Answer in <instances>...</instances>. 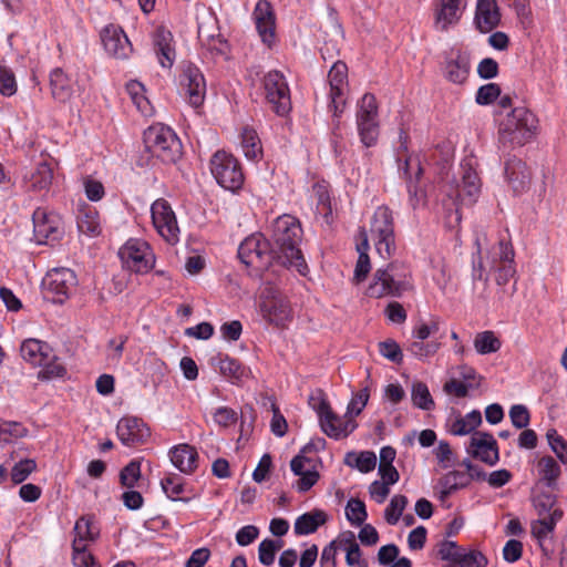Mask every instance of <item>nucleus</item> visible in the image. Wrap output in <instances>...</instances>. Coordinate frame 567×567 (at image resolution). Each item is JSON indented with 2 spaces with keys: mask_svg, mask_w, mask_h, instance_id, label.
<instances>
[{
  "mask_svg": "<svg viewBox=\"0 0 567 567\" xmlns=\"http://www.w3.org/2000/svg\"><path fill=\"white\" fill-rule=\"evenodd\" d=\"M539 476L546 485L553 487L560 476V466L551 456H544L537 463Z\"/></svg>",
  "mask_w": 567,
  "mask_h": 567,
  "instance_id": "nucleus-45",
  "label": "nucleus"
},
{
  "mask_svg": "<svg viewBox=\"0 0 567 567\" xmlns=\"http://www.w3.org/2000/svg\"><path fill=\"white\" fill-rule=\"evenodd\" d=\"M162 488L166 496L172 501H183L187 502V498H181L179 495L184 491V484L179 476L172 475L168 477H165L161 482Z\"/></svg>",
  "mask_w": 567,
  "mask_h": 567,
  "instance_id": "nucleus-55",
  "label": "nucleus"
},
{
  "mask_svg": "<svg viewBox=\"0 0 567 567\" xmlns=\"http://www.w3.org/2000/svg\"><path fill=\"white\" fill-rule=\"evenodd\" d=\"M406 504H408L406 496L394 495L391 498L390 504L388 505V507L384 511V518H385L386 523L390 525H395L399 522Z\"/></svg>",
  "mask_w": 567,
  "mask_h": 567,
  "instance_id": "nucleus-51",
  "label": "nucleus"
},
{
  "mask_svg": "<svg viewBox=\"0 0 567 567\" xmlns=\"http://www.w3.org/2000/svg\"><path fill=\"white\" fill-rule=\"evenodd\" d=\"M301 238V225L296 217L282 215L276 218L270 244L276 262L284 267H293L299 274L306 275L308 267L299 248Z\"/></svg>",
  "mask_w": 567,
  "mask_h": 567,
  "instance_id": "nucleus-1",
  "label": "nucleus"
},
{
  "mask_svg": "<svg viewBox=\"0 0 567 567\" xmlns=\"http://www.w3.org/2000/svg\"><path fill=\"white\" fill-rule=\"evenodd\" d=\"M538 518H551L556 511H563L557 506L556 497L551 494H540L534 501Z\"/></svg>",
  "mask_w": 567,
  "mask_h": 567,
  "instance_id": "nucleus-48",
  "label": "nucleus"
},
{
  "mask_svg": "<svg viewBox=\"0 0 567 567\" xmlns=\"http://www.w3.org/2000/svg\"><path fill=\"white\" fill-rule=\"evenodd\" d=\"M515 252L512 245L501 239L496 246L488 251L486 265L491 271L496 272L495 281L498 286H505L514 277L516 270L514 266Z\"/></svg>",
  "mask_w": 567,
  "mask_h": 567,
  "instance_id": "nucleus-15",
  "label": "nucleus"
},
{
  "mask_svg": "<svg viewBox=\"0 0 567 567\" xmlns=\"http://www.w3.org/2000/svg\"><path fill=\"white\" fill-rule=\"evenodd\" d=\"M37 468V463L32 458H24L16 463L11 470V481L14 484L24 482L29 475Z\"/></svg>",
  "mask_w": 567,
  "mask_h": 567,
  "instance_id": "nucleus-56",
  "label": "nucleus"
},
{
  "mask_svg": "<svg viewBox=\"0 0 567 567\" xmlns=\"http://www.w3.org/2000/svg\"><path fill=\"white\" fill-rule=\"evenodd\" d=\"M219 370L225 377L239 380L244 375V368L241 364L229 357L219 359Z\"/></svg>",
  "mask_w": 567,
  "mask_h": 567,
  "instance_id": "nucleus-60",
  "label": "nucleus"
},
{
  "mask_svg": "<svg viewBox=\"0 0 567 567\" xmlns=\"http://www.w3.org/2000/svg\"><path fill=\"white\" fill-rule=\"evenodd\" d=\"M40 367L42 369L39 371V379L50 380L54 378H62L66 373L65 367L61 363L53 350L52 359L45 360V362Z\"/></svg>",
  "mask_w": 567,
  "mask_h": 567,
  "instance_id": "nucleus-49",
  "label": "nucleus"
},
{
  "mask_svg": "<svg viewBox=\"0 0 567 567\" xmlns=\"http://www.w3.org/2000/svg\"><path fill=\"white\" fill-rule=\"evenodd\" d=\"M546 439L558 460L563 464H567V441L555 429L547 431Z\"/></svg>",
  "mask_w": 567,
  "mask_h": 567,
  "instance_id": "nucleus-53",
  "label": "nucleus"
},
{
  "mask_svg": "<svg viewBox=\"0 0 567 567\" xmlns=\"http://www.w3.org/2000/svg\"><path fill=\"white\" fill-rule=\"evenodd\" d=\"M487 564L488 560L485 555L480 550L473 549L468 553L464 550L458 567H486Z\"/></svg>",
  "mask_w": 567,
  "mask_h": 567,
  "instance_id": "nucleus-63",
  "label": "nucleus"
},
{
  "mask_svg": "<svg viewBox=\"0 0 567 567\" xmlns=\"http://www.w3.org/2000/svg\"><path fill=\"white\" fill-rule=\"evenodd\" d=\"M462 0H439L434 9V28L437 31H447L455 25L462 16Z\"/></svg>",
  "mask_w": 567,
  "mask_h": 567,
  "instance_id": "nucleus-27",
  "label": "nucleus"
},
{
  "mask_svg": "<svg viewBox=\"0 0 567 567\" xmlns=\"http://www.w3.org/2000/svg\"><path fill=\"white\" fill-rule=\"evenodd\" d=\"M50 87L53 99L59 102H66L73 92L71 80L60 68L50 73Z\"/></svg>",
  "mask_w": 567,
  "mask_h": 567,
  "instance_id": "nucleus-34",
  "label": "nucleus"
},
{
  "mask_svg": "<svg viewBox=\"0 0 567 567\" xmlns=\"http://www.w3.org/2000/svg\"><path fill=\"white\" fill-rule=\"evenodd\" d=\"M78 284L76 275L69 268H53L42 280L44 298L54 303H63Z\"/></svg>",
  "mask_w": 567,
  "mask_h": 567,
  "instance_id": "nucleus-13",
  "label": "nucleus"
},
{
  "mask_svg": "<svg viewBox=\"0 0 567 567\" xmlns=\"http://www.w3.org/2000/svg\"><path fill=\"white\" fill-rule=\"evenodd\" d=\"M538 131V118L524 106L512 109L499 122L498 141L503 145L523 146Z\"/></svg>",
  "mask_w": 567,
  "mask_h": 567,
  "instance_id": "nucleus-2",
  "label": "nucleus"
},
{
  "mask_svg": "<svg viewBox=\"0 0 567 567\" xmlns=\"http://www.w3.org/2000/svg\"><path fill=\"white\" fill-rule=\"evenodd\" d=\"M141 477V463L138 461H131L120 473L121 484L127 488L135 486Z\"/></svg>",
  "mask_w": 567,
  "mask_h": 567,
  "instance_id": "nucleus-57",
  "label": "nucleus"
},
{
  "mask_svg": "<svg viewBox=\"0 0 567 567\" xmlns=\"http://www.w3.org/2000/svg\"><path fill=\"white\" fill-rule=\"evenodd\" d=\"M240 137V147L245 157L251 162L261 159L262 146L257 132L251 127H244Z\"/></svg>",
  "mask_w": 567,
  "mask_h": 567,
  "instance_id": "nucleus-36",
  "label": "nucleus"
},
{
  "mask_svg": "<svg viewBox=\"0 0 567 567\" xmlns=\"http://www.w3.org/2000/svg\"><path fill=\"white\" fill-rule=\"evenodd\" d=\"M20 353L24 361L34 367H40L45 360L52 359V348L38 339L24 340L20 347Z\"/></svg>",
  "mask_w": 567,
  "mask_h": 567,
  "instance_id": "nucleus-30",
  "label": "nucleus"
},
{
  "mask_svg": "<svg viewBox=\"0 0 567 567\" xmlns=\"http://www.w3.org/2000/svg\"><path fill=\"white\" fill-rule=\"evenodd\" d=\"M210 171L217 183L225 189L234 192L244 184V173L238 159L225 151H218L213 155Z\"/></svg>",
  "mask_w": 567,
  "mask_h": 567,
  "instance_id": "nucleus-9",
  "label": "nucleus"
},
{
  "mask_svg": "<svg viewBox=\"0 0 567 567\" xmlns=\"http://www.w3.org/2000/svg\"><path fill=\"white\" fill-rule=\"evenodd\" d=\"M76 225L80 233L90 237L101 234L100 216L95 207L84 204L78 210Z\"/></svg>",
  "mask_w": 567,
  "mask_h": 567,
  "instance_id": "nucleus-32",
  "label": "nucleus"
},
{
  "mask_svg": "<svg viewBox=\"0 0 567 567\" xmlns=\"http://www.w3.org/2000/svg\"><path fill=\"white\" fill-rule=\"evenodd\" d=\"M260 311L270 323L284 326L291 318L288 302L274 286H265L260 292Z\"/></svg>",
  "mask_w": 567,
  "mask_h": 567,
  "instance_id": "nucleus-17",
  "label": "nucleus"
},
{
  "mask_svg": "<svg viewBox=\"0 0 567 567\" xmlns=\"http://www.w3.org/2000/svg\"><path fill=\"white\" fill-rule=\"evenodd\" d=\"M172 33L167 30L159 29L156 31L154 39V50L158 62L163 68H171L174 62L175 51L171 45Z\"/></svg>",
  "mask_w": 567,
  "mask_h": 567,
  "instance_id": "nucleus-33",
  "label": "nucleus"
},
{
  "mask_svg": "<svg viewBox=\"0 0 567 567\" xmlns=\"http://www.w3.org/2000/svg\"><path fill=\"white\" fill-rule=\"evenodd\" d=\"M467 452L475 458L495 465L499 460L497 442L491 433L476 432L470 442Z\"/></svg>",
  "mask_w": 567,
  "mask_h": 567,
  "instance_id": "nucleus-23",
  "label": "nucleus"
},
{
  "mask_svg": "<svg viewBox=\"0 0 567 567\" xmlns=\"http://www.w3.org/2000/svg\"><path fill=\"white\" fill-rule=\"evenodd\" d=\"M313 194L317 198V212L327 218L332 213L328 186L324 183L315 184Z\"/></svg>",
  "mask_w": 567,
  "mask_h": 567,
  "instance_id": "nucleus-54",
  "label": "nucleus"
},
{
  "mask_svg": "<svg viewBox=\"0 0 567 567\" xmlns=\"http://www.w3.org/2000/svg\"><path fill=\"white\" fill-rule=\"evenodd\" d=\"M346 463L349 466L357 467L362 473H369L374 470L377 465V456L373 452L363 451L359 454L348 453Z\"/></svg>",
  "mask_w": 567,
  "mask_h": 567,
  "instance_id": "nucleus-46",
  "label": "nucleus"
},
{
  "mask_svg": "<svg viewBox=\"0 0 567 567\" xmlns=\"http://www.w3.org/2000/svg\"><path fill=\"white\" fill-rule=\"evenodd\" d=\"M369 396L370 394L368 386L359 391L349 402L347 406V415H350L353 419L354 416H358L362 412L363 408L367 405Z\"/></svg>",
  "mask_w": 567,
  "mask_h": 567,
  "instance_id": "nucleus-62",
  "label": "nucleus"
},
{
  "mask_svg": "<svg viewBox=\"0 0 567 567\" xmlns=\"http://www.w3.org/2000/svg\"><path fill=\"white\" fill-rule=\"evenodd\" d=\"M101 40L105 51L117 59H125L132 52L131 42L118 25H106L101 32Z\"/></svg>",
  "mask_w": 567,
  "mask_h": 567,
  "instance_id": "nucleus-24",
  "label": "nucleus"
},
{
  "mask_svg": "<svg viewBox=\"0 0 567 567\" xmlns=\"http://www.w3.org/2000/svg\"><path fill=\"white\" fill-rule=\"evenodd\" d=\"M412 289L411 274L400 262H391L385 268H379L373 275V280L367 289L371 298L401 297Z\"/></svg>",
  "mask_w": 567,
  "mask_h": 567,
  "instance_id": "nucleus-3",
  "label": "nucleus"
},
{
  "mask_svg": "<svg viewBox=\"0 0 567 567\" xmlns=\"http://www.w3.org/2000/svg\"><path fill=\"white\" fill-rule=\"evenodd\" d=\"M265 97L270 109L279 116H285L291 111L290 90L285 75L272 70L262 79Z\"/></svg>",
  "mask_w": 567,
  "mask_h": 567,
  "instance_id": "nucleus-11",
  "label": "nucleus"
},
{
  "mask_svg": "<svg viewBox=\"0 0 567 567\" xmlns=\"http://www.w3.org/2000/svg\"><path fill=\"white\" fill-rule=\"evenodd\" d=\"M470 72L468 59L457 54L455 59H451L445 65V76L455 84H462L467 79Z\"/></svg>",
  "mask_w": 567,
  "mask_h": 567,
  "instance_id": "nucleus-37",
  "label": "nucleus"
},
{
  "mask_svg": "<svg viewBox=\"0 0 567 567\" xmlns=\"http://www.w3.org/2000/svg\"><path fill=\"white\" fill-rule=\"evenodd\" d=\"M118 440L126 446L143 444L151 435L145 422L136 416H124L116 425Z\"/></svg>",
  "mask_w": 567,
  "mask_h": 567,
  "instance_id": "nucleus-22",
  "label": "nucleus"
},
{
  "mask_svg": "<svg viewBox=\"0 0 567 567\" xmlns=\"http://www.w3.org/2000/svg\"><path fill=\"white\" fill-rule=\"evenodd\" d=\"M482 423V414L478 410H473L465 416L457 417L451 425L450 432L453 435H466L473 432Z\"/></svg>",
  "mask_w": 567,
  "mask_h": 567,
  "instance_id": "nucleus-40",
  "label": "nucleus"
},
{
  "mask_svg": "<svg viewBox=\"0 0 567 567\" xmlns=\"http://www.w3.org/2000/svg\"><path fill=\"white\" fill-rule=\"evenodd\" d=\"M509 419L516 429H525L530 422L528 409L523 404H515L511 408Z\"/></svg>",
  "mask_w": 567,
  "mask_h": 567,
  "instance_id": "nucleus-61",
  "label": "nucleus"
},
{
  "mask_svg": "<svg viewBox=\"0 0 567 567\" xmlns=\"http://www.w3.org/2000/svg\"><path fill=\"white\" fill-rule=\"evenodd\" d=\"M464 550L453 540H443L437 545V556L450 567H458Z\"/></svg>",
  "mask_w": 567,
  "mask_h": 567,
  "instance_id": "nucleus-44",
  "label": "nucleus"
},
{
  "mask_svg": "<svg viewBox=\"0 0 567 567\" xmlns=\"http://www.w3.org/2000/svg\"><path fill=\"white\" fill-rule=\"evenodd\" d=\"M282 547V542L274 539H264L258 546L259 561L265 566H271L275 563L276 553Z\"/></svg>",
  "mask_w": 567,
  "mask_h": 567,
  "instance_id": "nucleus-50",
  "label": "nucleus"
},
{
  "mask_svg": "<svg viewBox=\"0 0 567 567\" xmlns=\"http://www.w3.org/2000/svg\"><path fill=\"white\" fill-rule=\"evenodd\" d=\"M153 225L157 233L168 243L178 241L179 228L171 205L163 198L156 199L151 207Z\"/></svg>",
  "mask_w": 567,
  "mask_h": 567,
  "instance_id": "nucleus-19",
  "label": "nucleus"
},
{
  "mask_svg": "<svg viewBox=\"0 0 567 567\" xmlns=\"http://www.w3.org/2000/svg\"><path fill=\"white\" fill-rule=\"evenodd\" d=\"M380 353L388 360L400 363L403 359V354L400 346L393 340H385L379 343Z\"/></svg>",
  "mask_w": 567,
  "mask_h": 567,
  "instance_id": "nucleus-64",
  "label": "nucleus"
},
{
  "mask_svg": "<svg viewBox=\"0 0 567 567\" xmlns=\"http://www.w3.org/2000/svg\"><path fill=\"white\" fill-rule=\"evenodd\" d=\"M252 17L261 41L271 44L275 39V14L271 4L267 0H259Z\"/></svg>",
  "mask_w": 567,
  "mask_h": 567,
  "instance_id": "nucleus-25",
  "label": "nucleus"
},
{
  "mask_svg": "<svg viewBox=\"0 0 567 567\" xmlns=\"http://www.w3.org/2000/svg\"><path fill=\"white\" fill-rule=\"evenodd\" d=\"M400 172L408 183L409 202L413 209L419 208L425 204V193L416 186L423 169L417 157H404L403 166L400 165Z\"/></svg>",
  "mask_w": 567,
  "mask_h": 567,
  "instance_id": "nucleus-21",
  "label": "nucleus"
},
{
  "mask_svg": "<svg viewBox=\"0 0 567 567\" xmlns=\"http://www.w3.org/2000/svg\"><path fill=\"white\" fill-rule=\"evenodd\" d=\"M501 347V340L491 330L478 332L474 338V348L478 354L495 353Z\"/></svg>",
  "mask_w": 567,
  "mask_h": 567,
  "instance_id": "nucleus-41",
  "label": "nucleus"
},
{
  "mask_svg": "<svg viewBox=\"0 0 567 567\" xmlns=\"http://www.w3.org/2000/svg\"><path fill=\"white\" fill-rule=\"evenodd\" d=\"M476 164L472 156L460 163L455 177V200L463 206L474 205L481 195L482 182L476 172Z\"/></svg>",
  "mask_w": 567,
  "mask_h": 567,
  "instance_id": "nucleus-6",
  "label": "nucleus"
},
{
  "mask_svg": "<svg viewBox=\"0 0 567 567\" xmlns=\"http://www.w3.org/2000/svg\"><path fill=\"white\" fill-rule=\"evenodd\" d=\"M505 175L516 194L523 193L529 187L530 174L522 159L512 157L505 164Z\"/></svg>",
  "mask_w": 567,
  "mask_h": 567,
  "instance_id": "nucleus-28",
  "label": "nucleus"
},
{
  "mask_svg": "<svg viewBox=\"0 0 567 567\" xmlns=\"http://www.w3.org/2000/svg\"><path fill=\"white\" fill-rule=\"evenodd\" d=\"M75 538L73 539V564L75 567H100L94 557L86 550L87 542H94L100 529L90 517H80L74 526Z\"/></svg>",
  "mask_w": 567,
  "mask_h": 567,
  "instance_id": "nucleus-10",
  "label": "nucleus"
},
{
  "mask_svg": "<svg viewBox=\"0 0 567 567\" xmlns=\"http://www.w3.org/2000/svg\"><path fill=\"white\" fill-rule=\"evenodd\" d=\"M238 257L243 264L256 270L267 269L272 261H276L270 243L261 234L247 237L239 245Z\"/></svg>",
  "mask_w": 567,
  "mask_h": 567,
  "instance_id": "nucleus-8",
  "label": "nucleus"
},
{
  "mask_svg": "<svg viewBox=\"0 0 567 567\" xmlns=\"http://www.w3.org/2000/svg\"><path fill=\"white\" fill-rule=\"evenodd\" d=\"M326 520V513L320 509H315L300 515L295 522L293 530L297 535H309L315 533Z\"/></svg>",
  "mask_w": 567,
  "mask_h": 567,
  "instance_id": "nucleus-35",
  "label": "nucleus"
},
{
  "mask_svg": "<svg viewBox=\"0 0 567 567\" xmlns=\"http://www.w3.org/2000/svg\"><path fill=\"white\" fill-rule=\"evenodd\" d=\"M357 126L365 147L375 145L379 137L378 104L374 95L365 93L358 103Z\"/></svg>",
  "mask_w": 567,
  "mask_h": 567,
  "instance_id": "nucleus-12",
  "label": "nucleus"
},
{
  "mask_svg": "<svg viewBox=\"0 0 567 567\" xmlns=\"http://www.w3.org/2000/svg\"><path fill=\"white\" fill-rule=\"evenodd\" d=\"M346 515L351 524L357 526L362 525L368 517L364 503L359 498L349 499L346 507Z\"/></svg>",
  "mask_w": 567,
  "mask_h": 567,
  "instance_id": "nucleus-52",
  "label": "nucleus"
},
{
  "mask_svg": "<svg viewBox=\"0 0 567 567\" xmlns=\"http://www.w3.org/2000/svg\"><path fill=\"white\" fill-rule=\"evenodd\" d=\"M564 512L556 511L551 518H537L530 524V534L537 539L543 553L548 556V548L546 546V539L554 533L556 524L563 518Z\"/></svg>",
  "mask_w": 567,
  "mask_h": 567,
  "instance_id": "nucleus-31",
  "label": "nucleus"
},
{
  "mask_svg": "<svg viewBox=\"0 0 567 567\" xmlns=\"http://www.w3.org/2000/svg\"><path fill=\"white\" fill-rule=\"evenodd\" d=\"M118 256L125 268L136 274H146L155 265V256L150 245L141 239H130L120 249Z\"/></svg>",
  "mask_w": 567,
  "mask_h": 567,
  "instance_id": "nucleus-14",
  "label": "nucleus"
},
{
  "mask_svg": "<svg viewBox=\"0 0 567 567\" xmlns=\"http://www.w3.org/2000/svg\"><path fill=\"white\" fill-rule=\"evenodd\" d=\"M370 235L380 257L388 259L395 250L393 212L388 206H379L371 218Z\"/></svg>",
  "mask_w": 567,
  "mask_h": 567,
  "instance_id": "nucleus-5",
  "label": "nucleus"
},
{
  "mask_svg": "<svg viewBox=\"0 0 567 567\" xmlns=\"http://www.w3.org/2000/svg\"><path fill=\"white\" fill-rule=\"evenodd\" d=\"M328 82L330 85V104L329 109L333 112L334 117H339L346 106V95L348 90V68L346 63L336 62L329 73Z\"/></svg>",
  "mask_w": 567,
  "mask_h": 567,
  "instance_id": "nucleus-18",
  "label": "nucleus"
},
{
  "mask_svg": "<svg viewBox=\"0 0 567 567\" xmlns=\"http://www.w3.org/2000/svg\"><path fill=\"white\" fill-rule=\"evenodd\" d=\"M169 457L173 465L184 474H192L197 468L198 453L188 444L172 447Z\"/></svg>",
  "mask_w": 567,
  "mask_h": 567,
  "instance_id": "nucleus-29",
  "label": "nucleus"
},
{
  "mask_svg": "<svg viewBox=\"0 0 567 567\" xmlns=\"http://www.w3.org/2000/svg\"><path fill=\"white\" fill-rule=\"evenodd\" d=\"M363 240L358 246L359 257L354 268L353 280L359 284L363 281L371 269L370 258L368 255L369 241L364 230H362Z\"/></svg>",
  "mask_w": 567,
  "mask_h": 567,
  "instance_id": "nucleus-42",
  "label": "nucleus"
},
{
  "mask_svg": "<svg viewBox=\"0 0 567 567\" xmlns=\"http://www.w3.org/2000/svg\"><path fill=\"white\" fill-rule=\"evenodd\" d=\"M126 92L130 95L132 102L136 109L145 116L153 114V107L145 96V87L138 81H131L126 84Z\"/></svg>",
  "mask_w": 567,
  "mask_h": 567,
  "instance_id": "nucleus-39",
  "label": "nucleus"
},
{
  "mask_svg": "<svg viewBox=\"0 0 567 567\" xmlns=\"http://www.w3.org/2000/svg\"><path fill=\"white\" fill-rule=\"evenodd\" d=\"M33 237L39 245H50L60 240L64 234L63 223L59 215L37 208L32 215Z\"/></svg>",
  "mask_w": 567,
  "mask_h": 567,
  "instance_id": "nucleus-16",
  "label": "nucleus"
},
{
  "mask_svg": "<svg viewBox=\"0 0 567 567\" xmlns=\"http://www.w3.org/2000/svg\"><path fill=\"white\" fill-rule=\"evenodd\" d=\"M315 398L310 399L312 409L319 416V423L322 432L331 439L340 440L351 434L358 426L354 419L347 413L343 416L336 414L327 400L320 399L318 404L312 403Z\"/></svg>",
  "mask_w": 567,
  "mask_h": 567,
  "instance_id": "nucleus-7",
  "label": "nucleus"
},
{
  "mask_svg": "<svg viewBox=\"0 0 567 567\" xmlns=\"http://www.w3.org/2000/svg\"><path fill=\"white\" fill-rule=\"evenodd\" d=\"M181 86L185 91L188 103L192 106L198 107L202 105L206 93V82L203 73L196 65L192 63L184 65L181 74Z\"/></svg>",
  "mask_w": 567,
  "mask_h": 567,
  "instance_id": "nucleus-20",
  "label": "nucleus"
},
{
  "mask_svg": "<svg viewBox=\"0 0 567 567\" xmlns=\"http://www.w3.org/2000/svg\"><path fill=\"white\" fill-rule=\"evenodd\" d=\"M474 23L482 33H488L501 23L496 0H477Z\"/></svg>",
  "mask_w": 567,
  "mask_h": 567,
  "instance_id": "nucleus-26",
  "label": "nucleus"
},
{
  "mask_svg": "<svg viewBox=\"0 0 567 567\" xmlns=\"http://www.w3.org/2000/svg\"><path fill=\"white\" fill-rule=\"evenodd\" d=\"M145 148L163 163H176L182 154V143L176 133L168 126L155 124L144 131Z\"/></svg>",
  "mask_w": 567,
  "mask_h": 567,
  "instance_id": "nucleus-4",
  "label": "nucleus"
},
{
  "mask_svg": "<svg viewBox=\"0 0 567 567\" xmlns=\"http://www.w3.org/2000/svg\"><path fill=\"white\" fill-rule=\"evenodd\" d=\"M501 95V87L496 83H488L481 86L476 93V102L480 105H487L494 102Z\"/></svg>",
  "mask_w": 567,
  "mask_h": 567,
  "instance_id": "nucleus-59",
  "label": "nucleus"
},
{
  "mask_svg": "<svg viewBox=\"0 0 567 567\" xmlns=\"http://www.w3.org/2000/svg\"><path fill=\"white\" fill-rule=\"evenodd\" d=\"M411 399L416 408L425 411L432 410L435 405L427 385L420 381L412 384Z\"/></svg>",
  "mask_w": 567,
  "mask_h": 567,
  "instance_id": "nucleus-47",
  "label": "nucleus"
},
{
  "mask_svg": "<svg viewBox=\"0 0 567 567\" xmlns=\"http://www.w3.org/2000/svg\"><path fill=\"white\" fill-rule=\"evenodd\" d=\"M471 483V477L461 472H452L442 480L441 499H445L456 491L466 487Z\"/></svg>",
  "mask_w": 567,
  "mask_h": 567,
  "instance_id": "nucleus-43",
  "label": "nucleus"
},
{
  "mask_svg": "<svg viewBox=\"0 0 567 567\" xmlns=\"http://www.w3.org/2000/svg\"><path fill=\"white\" fill-rule=\"evenodd\" d=\"M17 81L14 73L6 65H0V94L12 96L17 93Z\"/></svg>",
  "mask_w": 567,
  "mask_h": 567,
  "instance_id": "nucleus-58",
  "label": "nucleus"
},
{
  "mask_svg": "<svg viewBox=\"0 0 567 567\" xmlns=\"http://www.w3.org/2000/svg\"><path fill=\"white\" fill-rule=\"evenodd\" d=\"M53 173L49 164L39 163L33 172L27 177V186L32 190L48 189L52 183Z\"/></svg>",
  "mask_w": 567,
  "mask_h": 567,
  "instance_id": "nucleus-38",
  "label": "nucleus"
}]
</instances>
